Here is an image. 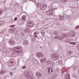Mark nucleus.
Masks as SVG:
<instances>
[{
    "mask_svg": "<svg viewBox=\"0 0 79 79\" xmlns=\"http://www.w3.org/2000/svg\"><path fill=\"white\" fill-rule=\"evenodd\" d=\"M51 58L53 60L55 61L59 59V55L56 54H52L51 55Z\"/></svg>",
    "mask_w": 79,
    "mask_h": 79,
    "instance_id": "f257e3e1",
    "label": "nucleus"
},
{
    "mask_svg": "<svg viewBox=\"0 0 79 79\" xmlns=\"http://www.w3.org/2000/svg\"><path fill=\"white\" fill-rule=\"evenodd\" d=\"M47 6L45 4H41L40 6L41 10H45L47 8Z\"/></svg>",
    "mask_w": 79,
    "mask_h": 79,
    "instance_id": "f03ea898",
    "label": "nucleus"
},
{
    "mask_svg": "<svg viewBox=\"0 0 79 79\" xmlns=\"http://www.w3.org/2000/svg\"><path fill=\"white\" fill-rule=\"evenodd\" d=\"M37 55L38 58H40V57H42L44 56V55H43V54H42V52H40L38 53Z\"/></svg>",
    "mask_w": 79,
    "mask_h": 79,
    "instance_id": "7ed1b4c3",
    "label": "nucleus"
},
{
    "mask_svg": "<svg viewBox=\"0 0 79 79\" xmlns=\"http://www.w3.org/2000/svg\"><path fill=\"white\" fill-rule=\"evenodd\" d=\"M15 42V41L14 40H9V43L10 44H11V45H13V44H14V43Z\"/></svg>",
    "mask_w": 79,
    "mask_h": 79,
    "instance_id": "20e7f679",
    "label": "nucleus"
},
{
    "mask_svg": "<svg viewBox=\"0 0 79 79\" xmlns=\"http://www.w3.org/2000/svg\"><path fill=\"white\" fill-rule=\"evenodd\" d=\"M36 75L37 76L39 77H40L42 76V75L41 74H40V72H38L36 73Z\"/></svg>",
    "mask_w": 79,
    "mask_h": 79,
    "instance_id": "39448f33",
    "label": "nucleus"
},
{
    "mask_svg": "<svg viewBox=\"0 0 79 79\" xmlns=\"http://www.w3.org/2000/svg\"><path fill=\"white\" fill-rule=\"evenodd\" d=\"M46 58L44 57L43 58V59H41V63H42V62H44V63H45V62H46Z\"/></svg>",
    "mask_w": 79,
    "mask_h": 79,
    "instance_id": "423d86ee",
    "label": "nucleus"
},
{
    "mask_svg": "<svg viewBox=\"0 0 79 79\" xmlns=\"http://www.w3.org/2000/svg\"><path fill=\"white\" fill-rule=\"evenodd\" d=\"M0 26H3V25H4L5 24V22L4 21H0Z\"/></svg>",
    "mask_w": 79,
    "mask_h": 79,
    "instance_id": "0eeeda50",
    "label": "nucleus"
},
{
    "mask_svg": "<svg viewBox=\"0 0 79 79\" xmlns=\"http://www.w3.org/2000/svg\"><path fill=\"white\" fill-rule=\"evenodd\" d=\"M13 50H14V51H15V52H16V53H20L19 51L16 50L15 48H14L13 49Z\"/></svg>",
    "mask_w": 79,
    "mask_h": 79,
    "instance_id": "6e6552de",
    "label": "nucleus"
},
{
    "mask_svg": "<svg viewBox=\"0 0 79 79\" xmlns=\"http://www.w3.org/2000/svg\"><path fill=\"white\" fill-rule=\"evenodd\" d=\"M26 16L25 15H23L22 17V20H24V21H25L26 20Z\"/></svg>",
    "mask_w": 79,
    "mask_h": 79,
    "instance_id": "1a4fd4ad",
    "label": "nucleus"
},
{
    "mask_svg": "<svg viewBox=\"0 0 79 79\" xmlns=\"http://www.w3.org/2000/svg\"><path fill=\"white\" fill-rule=\"evenodd\" d=\"M5 73V72L3 70H2L0 73L1 75H3Z\"/></svg>",
    "mask_w": 79,
    "mask_h": 79,
    "instance_id": "9d476101",
    "label": "nucleus"
},
{
    "mask_svg": "<svg viewBox=\"0 0 79 79\" xmlns=\"http://www.w3.org/2000/svg\"><path fill=\"white\" fill-rule=\"evenodd\" d=\"M75 35H76V33H75V32H73L72 33V35H71V36L72 37L73 36H75Z\"/></svg>",
    "mask_w": 79,
    "mask_h": 79,
    "instance_id": "9b49d317",
    "label": "nucleus"
},
{
    "mask_svg": "<svg viewBox=\"0 0 79 79\" xmlns=\"http://www.w3.org/2000/svg\"><path fill=\"white\" fill-rule=\"evenodd\" d=\"M49 15H52L53 12L51 10L48 11H47Z\"/></svg>",
    "mask_w": 79,
    "mask_h": 79,
    "instance_id": "f8f14e48",
    "label": "nucleus"
},
{
    "mask_svg": "<svg viewBox=\"0 0 79 79\" xmlns=\"http://www.w3.org/2000/svg\"><path fill=\"white\" fill-rule=\"evenodd\" d=\"M51 69V68H49V67H48V73H50V69Z\"/></svg>",
    "mask_w": 79,
    "mask_h": 79,
    "instance_id": "ddd939ff",
    "label": "nucleus"
},
{
    "mask_svg": "<svg viewBox=\"0 0 79 79\" xmlns=\"http://www.w3.org/2000/svg\"><path fill=\"white\" fill-rule=\"evenodd\" d=\"M70 43L71 44H73V45H75L76 44V43L73 42H70Z\"/></svg>",
    "mask_w": 79,
    "mask_h": 79,
    "instance_id": "4468645a",
    "label": "nucleus"
},
{
    "mask_svg": "<svg viewBox=\"0 0 79 79\" xmlns=\"http://www.w3.org/2000/svg\"><path fill=\"white\" fill-rule=\"evenodd\" d=\"M77 49H78V50H79V44L77 45Z\"/></svg>",
    "mask_w": 79,
    "mask_h": 79,
    "instance_id": "2eb2a0df",
    "label": "nucleus"
},
{
    "mask_svg": "<svg viewBox=\"0 0 79 79\" xmlns=\"http://www.w3.org/2000/svg\"><path fill=\"white\" fill-rule=\"evenodd\" d=\"M17 50H19V49L20 48V47H17L16 48Z\"/></svg>",
    "mask_w": 79,
    "mask_h": 79,
    "instance_id": "dca6fc26",
    "label": "nucleus"
},
{
    "mask_svg": "<svg viewBox=\"0 0 79 79\" xmlns=\"http://www.w3.org/2000/svg\"><path fill=\"white\" fill-rule=\"evenodd\" d=\"M65 41L66 42H69V40H68V39H66L65 40Z\"/></svg>",
    "mask_w": 79,
    "mask_h": 79,
    "instance_id": "f3484780",
    "label": "nucleus"
},
{
    "mask_svg": "<svg viewBox=\"0 0 79 79\" xmlns=\"http://www.w3.org/2000/svg\"><path fill=\"white\" fill-rule=\"evenodd\" d=\"M41 34L43 35H44L45 34V32H41Z\"/></svg>",
    "mask_w": 79,
    "mask_h": 79,
    "instance_id": "a211bd4d",
    "label": "nucleus"
},
{
    "mask_svg": "<svg viewBox=\"0 0 79 79\" xmlns=\"http://www.w3.org/2000/svg\"><path fill=\"white\" fill-rule=\"evenodd\" d=\"M79 26H77V27H75V29H79Z\"/></svg>",
    "mask_w": 79,
    "mask_h": 79,
    "instance_id": "6ab92c4d",
    "label": "nucleus"
},
{
    "mask_svg": "<svg viewBox=\"0 0 79 79\" xmlns=\"http://www.w3.org/2000/svg\"><path fill=\"white\" fill-rule=\"evenodd\" d=\"M34 37H35V38H36L37 37V35H34Z\"/></svg>",
    "mask_w": 79,
    "mask_h": 79,
    "instance_id": "aec40b11",
    "label": "nucleus"
},
{
    "mask_svg": "<svg viewBox=\"0 0 79 79\" xmlns=\"http://www.w3.org/2000/svg\"><path fill=\"white\" fill-rule=\"evenodd\" d=\"M58 35H57L56 36H55L54 37L55 39H58Z\"/></svg>",
    "mask_w": 79,
    "mask_h": 79,
    "instance_id": "412c9836",
    "label": "nucleus"
},
{
    "mask_svg": "<svg viewBox=\"0 0 79 79\" xmlns=\"http://www.w3.org/2000/svg\"><path fill=\"white\" fill-rule=\"evenodd\" d=\"M15 25H11L10 26V27H15Z\"/></svg>",
    "mask_w": 79,
    "mask_h": 79,
    "instance_id": "4be33fe9",
    "label": "nucleus"
},
{
    "mask_svg": "<svg viewBox=\"0 0 79 79\" xmlns=\"http://www.w3.org/2000/svg\"><path fill=\"white\" fill-rule=\"evenodd\" d=\"M10 75H11V76H13V73H12V72H10Z\"/></svg>",
    "mask_w": 79,
    "mask_h": 79,
    "instance_id": "5701e85b",
    "label": "nucleus"
},
{
    "mask_svg": "<svg viewBox=\"0 0 79 79\" xmlns=\"http://www.w3.org/2000/svg\"><path fill=\"white\" fill-rule=\"evenodd\" d=\"M62 36L64 37H65V34H63L62 35Z\"/></svg>",
    "mask_w": 79,
    "mask_h": 79,
    "instance_id": "b1692460",
    "label": "nucleus"
},
{
    "mask_svg": "<svg viewBox=\"0 0 79 79\" xmlns=\"http://www.w3.org/2000/svg\"><path fill=\"white\" fill-rule=\"evenodd\" d=\"M17 18H15L14 19V21H16V20H17Z\"/></svg>",
    "mask_w": 79,
    "mask_h": 79,
    "instance_id": "393cba45",
    "label": "nucleus"
},
{
    "mask_svg": "<svg viewBox=\"0 0 79 79\" xmlns=\"http://www.w3.org/2000/svg\"><path fill=\"white\" fill-rule=\"evenodd\" d=\"M26 68V66H24L22 68V69H25Z\"/></svg>",
    "mask_w": 79,
    "mask_h": 79,
    "instance_id": "a878e982",
    "label": "nucleus"
},
{
    "mask_svg": "<svg viewBox=\"0 0 79 79\" xmlns=\"http://www.w3.org/2000/svg\"><path fill=\"white\" fill-rule=\"evenodd\" d=\"M2 12L1 11H0V15H2Z\"/></svg>",
    "mask_w": 79,
    "mask_h": 79,
    "instance_id": "bb28decb",
    "label": "nucleus"
},
{
    "mask_svg": "<svg viewBox=\"0 0 79 79\" xmlns=\"http://www.w3.org/2000/svg\"><path fill=\"white\" fill-rule=\"evenodd\" d=\"M60 37V36H58L57 37V39H59Z\"/></svg>",
    "mask_w": 79,
    "mask_h": 79,
    "instance_id": "cd10ccee",
    "label": "nucleus"
},
{
    "mask_svg": "<svg viewBox=\"0 0 79 79\" xmlns=\"http://www.w3.org/2000/svg\"><path fill=\"white\" fill-rule=\"evenodd\" d=\"M11 64H13V62L11 61Z\"/></svg>",
    "mask_w": 79,
    "mask_h": 79,
    "instance_id": "c85d7f7f",
    "label": "nucleus"
},
{
    "mask_svg": "<svg viewBox=\"0 0 79 79\" xmlns=\"http://www.w3.org/2000/svg\"><path fill=\"white\" fill-rule=\"evenodd\" d=\"M36 32H35L34 33V34H36Z\"/></svg>",
    "mask_w": 79,
    "mask_h": 79,
    "instance_id": "c756f323",
    "label": "nucleus"
},
{
    "mask_svg": "<svg viewBox=\"0 0 79 79\" xmlns=\"http://www.w3.org/2000/svg\"><path fill=\"white\" fill-rule=\"evenodd\" d=\"M69 53H71V51L69 52Z\"/></svg>",
    "mask_w": 79,
    "mask_h": 79,
    "instance_id": "7c9ffc66",
    "label": "nucleus"
},
{
    "mask_svg": "<svg viewBox=\"0 0 79 79\" xmlns=\"http://www.w3.org/2000/svg\"><path fill=\"white\" fill-rule=\"evenodd\" d=\"M51 73H52V72H53V70H51Z\"/></svg>",
    "mask_w": 79,
    "mask_h": 79,
    "instance_id": "2f4dec72",
    "label": "nucleus"
},
{
    "mask_svg": "<svg viewBox=\"0 0 79 79\" xmlns=\"http://www.w3.org/2000/svg\"><path fill=\"white\" fill-rule=\"evenodd\" d=\"M49 61H50L49 60L48 61H47V62L48 63L49 62Z\"/></svg>",
    "mask_w": 79,
    "mask_h": 79,
    "instance_id": "473e14b6",
    "label": "nucleus"
},
{
    "mask_svg": "<svg viewBox=\"0 0 79 79\" xmlns=\"http://www.w3.org/2000/svg\"><path fill=\"white\" fill-rule=\"evenodd\" d=\"M4 32H3V33H2V34L3 33H4Z\"/></svg>",
    "mask_w": 79,
    "mask_h": 79,
    "instance_id": "72a5a7b5",
    "label": "nucleus"
},
{
    "mask_svg": "<svg viewBox=\"0 0 79 79\" xmlns=\"http://www.w3.org/2000/svg\"><path fill=\"white\" fill-rule=\"evenodd\" d=\"M37 34H38V33H37Z\"/></svg>",
    "mask_w": 79,
    "mask_h": 79,
    "instance_id": "f704fd0d",
    "label": "nucleus"
},
{
    "mask_svg": "<svg viewBox=\"0 0 79 79\" xmlns=\"http://www.w3.org/2000/svg\"><path fill=\"white\" fill-rule=\"evenodd\" d=\"M11 30H12V29H10V31H11Z\"/></svg>",
    "mask_w": 79,
    "mask_h": 79,
    "instance_id": "c9c22d12",
    "label": "nucleus"
},
{
    "mask_svg": "<svg viewBox=\"0 0 79 79\" xmlns=\"http://www.w3.org/2000/svg\"><path fill=\"white\" fill-rule=\"evenodd\" d=\"M64 1L66 0H64Z\"/></svg>",
    "mask_w": 79,
    "mask_h": 79,
    "instance_id": "e433bc0d",
    "label": "nucleus"
}]
</instances>
